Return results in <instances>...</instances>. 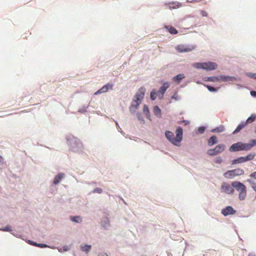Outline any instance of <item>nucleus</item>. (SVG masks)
<instances>
[{"instance_id":"11","label":"nucleus","mask_w":256,"mask_h":256,"mask_svg":"<svg viewBox=\"0 0 256 256\" xmlns=\"http://www.w3.org/2000/svg\"><path fill=\"white\" fill-rule=\"evenodd\" d=\"M222 191L228 194H232L234 192V190L229 184L224 183L221 186Z\"/></svg>"},{"instance_id":"5","label":"nucleus","mask_w":256,"mask_h":256,"mask_svg":"<svg viewBox=\"0 0 256 256\" xmlns=\"http://www.w3.org/2000/svg\"><path fill=\"white\" fill-rule=\"evenodd\" d=\"M207 80L212 82H233L236 80L234 76H226L220 75L218 76H213L208 77Z\"/></svg>"},{"instance_id":"16","label":"nucleus","mask_w":256,"mask_h":256,"mask_svg":"<svg viewBox=\"0 0 256 256\" xmlns=\"http://www.w3.org/2000/svg\"><path fill=\"white\" fill-rule=\"evenodd\" d=\"M64 177V174L59 173L58 174H57L55 176L54 182H53L54 184H58Z\"/></svg>"},{"instance_id":"37","label":"nucleus","mask_w":256,"mask_h":256,"mask_svg":"<svg viewBox=\"0 0 256 256\" xmlns=\"http://www.w3.org/2000/svg\"><path fill=\"white\" fill-rule=\"evenodd\" d=\"M2 230L6 232H10L11 231V228L10 226H6L4 228L2 229Z\"/></svg>"},{"instance_id":"29","label":"nucleus","mask_w":256,"mask_h":256,"mask_svg":"<svg viewBox=\"0 0 256 256\" xmlns=\"http://www.w3.org/2000/svg\"><path fill=\"white\" fill-rule=\"evenodd\" d=\"M91 248V246L90 245H84L82 247V250L86 252H89Z\"/></svg>"},{"instance_id":"39","label":"nucleus","mask_w":256,"mask_h":256,"mask_svg":"<svg viewBox=\"0 0 256 256\" xmlns=\"http://www.w3.org/2000/svg\"><path fill=\"white\" fill-rule=\"evenodd\" d=\"M182 123H184V125H187L190 124V122L188 120H184L179 122V124H181Z\"/></svg>"},{"instance_id":"26","label":"nucleus","mask_w":256,"mask_h":256,"mask_svg":"<svg viewBox=\"0 0 256 256\" xmlns=\"http://www.w3.org/2000/svg\"><path fill=\"white\" fill-rule=\"evenodd\" d=\"M247 181L250 184L251 187L252 188L254 191L256 192V182H254V181H252V180H248Z\"/></svg>"},{"instance_id":"28","label":"nucleus","mask_w":256,"mask_h":256,"mask_svg":"<svg viewBox=\"0 0 256 256\" xmlns=\"http://www.w3.org/2000/svg\"><path fill=\"white\" fill-rule=\"evenodd\" d=\"M158 94L156 93V91L154 90H153L151 92H150V98L152 100H155L156 99V95Z\"/></svg>"},{"instance_id":"42","label":"nucleus","mask_w":256,"mask_h":256,"mask_svg":"<svg viewBox=\"0 0 256 256\" xmlns=\"http://www.w3.org/2000/svg\"><path fill=\"white\" fill-rule=\"evenodd\" d=\"M2 161H3V158L1 156H0V164L2 163Z\"/></svg>"},{"instance_id":"32","label":"nucleus","mask_w":256,"mask_h":256,"mask_svg":"<svg viewBox=\"0 0 256 256\" xmlns=\"http://www.w3.org/2000/svg\"><path fill=\"white\" fill-rule=\"evenodd\" d=\"M246 76L250 78H252L256 80V73L249 72L246 74Z\"/></svg>"},{"instance_id":"24","label":"nucleus","mask_w":256,"mask_h":256,"mask_svg":"<svg viewBox=\"0 0 256 256\" xmlns=\"http://www.w3.org/2000/svg\"><path fill=\"white\" fill-rule=\"evenodd\" d=\"M70 220L76 222H80L82 221V218L80 216H72Z\"/></svg>"},{"instance_id":"2","label":"nucleus","mask_w":256,"mask_h":256,"mask_svg":"<svg viewBox=\"0 0 256 256\" xmlns=\"http://www.w3.org/2000/svg\"><path fill=\"white\" fill-rule=\"evenodd\" d=\"M176 136L174 137V134L170 131H166L165 135L166 138L172 144L176 146H179L182 139V129L180 127L178 128L176 132Z\"/></svg>"},{"instance_id":"44","label":"nucleus","mask_w":256,"mask_h":256,"mask_svg":"<svg viewBox=\"0 0 256 256\" xmlns=\"http://www.w3.org/2000/svg\"><path fill=\"white\" fill-rule=\"evenodd\" d=\"M255 133L256 134V130H255Z\"/></svg>"},{"instance_id":"25","label":"nucleus","mask_w":256,"mask_h":256,"mask_svg":"<svg viewBox=\"0 0 256 256\" xmlns=\"http://www.w3.org/2000/svg\"><path fill=\"white\" fill-rule=\"evenodd\" d=\"M143 112L146 115L147 118H149L150 117V112L148 110V108L146 105H144L143 108Z\"/></svg>"},{"instance_id":"14","label":"nucleus","mask_w":256,"mask_h":256,"mask_svg":"<svg viewBox=\"0 0 256 256\" xmlns=\"http://www.w3.org/2000/svg\"><path fill=\"white\" fill-rule=\"evenodd\" d=\"M146 90L144 88L141 87L138 89L136 94V98H137L138 100H142L144 98Z\"/></svg>"},{"instance_id":"12","label":"nucleus","mask_w":256,"mask_h":256,"mask_svg":"<svg viewBox=\"0 0 256 256\" xmlns=\"http://www.w3.org/2000/svg\"><path fill=\"white\" fill-rule=\"evenodd\" d=\"M113 88V84H110V83L107 84H106L104 86L98 90L96 92H94L95 95H97L98 94H100L104 92H106L109 90H112Z\"/></svg>"},{"instance_id":"41","label":"nucleus","mask_w":256,"mask_h":256,"mask_svg":"<svg viewBox=\"0 0 256 256\" xmlns=\"http://www.w3.org/2000/svg\"><path fill=\"white\" fill-rule=\"evenodd\" d=\"M250 94L253 96H256V91H251Z\"/></svg>"},{"instance_id":"35","label":"nucleus","mask_w":256,"mask_h":256,"mask_svg":"<svg viewBox=\"0 0 256 256\" xmlns=\"http://www.w3.org/2000/svg\"><path fill=\"white\" fill-rule=\"evenodd\" d=\"M34 246H38L40 248H46L47 246L45 244H36V243H34Z\"/></svg>"},{"instance_id":"30","label":"nucleus","mask_w":256,"mask_h":256,"mask_svg":"<svg viewBox=\"0 0 256 256\" xmlns=\"http://www.w3.org/2000/svg\"><path fill=\"white\" fill-rule=\"evenodd\" d=\"M205 86L208 88V89L210 91V92H215L217 90V89L210 86H208V85H205Z\"/></svg>"},{"instance_id":"8","label":"nucleus","mask_w":256,"mask_h":256,"mask_svg":"<svg viewBox=\"0 0 256 256\" xmlns=\"http://www.w3.org/2000/svg\"><path fill=\"white\" fill-rule=\"evenodd\" d=\"M256 154L254 153H250L246 156H240L236 159L233 160L232 162V164H240L248 160H251L254 158Z\"/></svg>"},{"instance_id":"17","label":"nucleus","mask_w":256,"mask_h":256,"mask_svg":"<svg viewBox=\"0 0 256 256\" xmlns=\"http://www.w3.org/2000/svg\"><path fill=\"white\" fill-rule=\"evenodd\" d=\"M217 142V138L214 136H212L208 139V144L209 146H212Z\"/></svg>"},{"instance_id":"31","label":"nucleus","mask_w":256,"mask_h":256,"mask_svg":"<svg viewBox=\"0 0 256 256\" xmlns=\"http://www.w3.org/2000/svg\"><path fill=\"white\" fill-rule=\"evenodd\" d=\"M102 190L100 188H94L92 191L93 193L101 194V193H102Z\"/></svg>"},{"instance_id":"4","label":"nucleus","mask_w":256,"mask_h":256,"mask_svg":"<svg viewBox=\"0 0 256 256\" xmlns=\"http://www.w3.org/2000/svg\"><path fill=\"white\" fill-rule=\"evenodd\" d=\"M193 66L196 68L204 69L207 70H214L218 67L216 64L211 62H196L194 64Z\"/></svg>"},{"instance_id":"27","label":"nucleus","mask_w":256,"mask_h":256,"mask_svg":"<svg viewBox=\"0 0 256 256\" xmlns=\"http://www.w3.org/2000/svg\"><path fill=\"white\" fill-rule=\"evenodd\" d=\"M256 116L254 115H252L250 116L246 120V124H248V123H251L252 122H253L255 119H256Z\"/></svg>"},{"instance_id":"9","label":"nucleus","mask_w":256,"mask_h":256,"mask_svg":"<svg viewBox=\"0 0 256 256\" xmlns=\"http://www.w3.org/2000/svg\"><path fill=\"white\" fill-rule=\"evenodd\" d=\"M194 46H187L184 44H180L176 47V50L178 52H186L192 51L195 48Z\"/></svg>"},{"instance_id":"18","label":"nucleus","mask_w":256,"mask_h":256,"mask_svg":"<svg viewBox=\"0 0 256 256\" xmlns=\"http://www.w3.org/2000/svg\"><path fill=\"white\" fill-rule=\"evenodd\" d=\"M154 114L158 118L162 116V111L158 106H154L153 108Z\"/></svg>"},{"instance_id":"33","label":"nucleus","mask_w":256,"mask_h":256,"mask_svg":"<svg viewBox=\"0 0 256 256\" xmlns=\"http://www.w3.org/2000/svg\"><path fill=\"white\" fill-rule=\"evenodd\" d=\"M222 159L220 156L216 158V160H215V162L216 164H220L222 163Z\"/></svg>"},{"instance_id":"40","label":"nucleus","mask_w":256,"mask_h":256,"mask_svg":"<svg viewBox=\"0 0 256 256\" xmlns=\"http://www.w3.org/2000/svg\"><path fill=\"white\" fill-rule=\"evenodd\" d=\"M250 176L256 179V172L251 174Z\"/></svg>"},{"instance_id":"1","label":"nucleus","mask_w":256,"mask_h":256,"mask_svg":"<svg viewBox=\"0 0 256 256\" xmlns=\"http://www.w3.org/2000/svg\"><path fill=\"white\" fill-rule=\"evenodd\" d=\"M256 146V140H252L250 144L238 142L232 144L229 148L231 152H235L242 150H248Z\"/></svg>"},{"instance_id":"7","label":"nucleus","mask_w":256,"mask_h":256,"mask_svg":"<svg viewBox=\"0 0 256 256\" xmlns=\"http://www.w3.org/2000/svg\"><path fill=\"white\" fill-rule=\"evenodd\" d=\"M244 170L242 169L238 168L227 171L224 174V176L228 178H232L236 176L242 175L244 174Z\"/></svg>"},{"instance_id":"43","label":"nucleus","mask_w":256,"mask_h":256,"mask_svg":"<svg viewBox=\"0 0 256 256\" xmlns=\"http://www.w3.org/2000/svg\"><path fill=\"white\" fill-rule=\"evenodd\" d=\"M99 256H108L106 254H100Z\"/></svg>"},{"instance_id":"19","label":"nucleus","mask_w":256,"mask_h":256,"mask_svg":"<svg viewBox=\"0 0 256 256\" xmlns=\"http://www.w3.org/2000/svg\"><path fill=\"white\" fill-rule=\"evenodd\" d=\"M246 126V122H242L238 124L236 129L233 132V134H235L239 132L242 129L244 128Z\"/></svg>"},{"instance_id":"23","label":"nucleus","mask_w":256,"mask_h":256,"mask_svg":"<svg viewBox=\"0 0 256 256\" xmlns=\"http://www.w3.org/2000/svg\"><path fill=\"white\" fill-rule=\"evenodd\" d=\"M141 102H142L141 100H138L137 98H136L135 100H134L132 101V105H131V107H134L136 108H138L139 105L141 103Z\"/></svg>"},{"instance_id":"13","label":"nucleus","mask_w":256,"mask_h":256,"mask_svg":"<svg viewBox=\"0 0 256 256\" xmlns=\"http://www.w3.org/2000/svg\"><path fill=\"white\" fill-rule=\"evenodd\" d=\"M236 211L231 206H227L222 210V214L224 216L234 214H236Z\"/></svg>"},{"instance_id":"3","label":"nucleus","mask_w":256,"mask_h":256,"mask_svg":"<svg viewBox=\"0 0 256 256\" xmlns=\"http://www.w3.org/2000/svg\"><path fill=\"white\" fill-rule=\"evenodd\" d=\"M232 186L239 192V199L240 200H244L246 198V188L245 185L240 182L234 181L232 182Z\"/></svg>"},{"instance_id":"36","label":"nucleus","mask_w":256,"mask_h":256,"mask_svg":"<svg viewBox=\"0 0 256 256\" xmlns=\"http://www.w3.org/2000/svg\"><path fill=\"white\" fill-rule=\"evenodd\" d=\"M137 117L140 120L144 122V120L140 114H137Z\"/></svg>"},{"instance_id":"34","label":"nucleus","mask_w":256,"mask_h":256,"mask_svg":"<svg viewBox=\"0 0 256 256\" xmlns=\"http://www.w3.org/2000/svg\"><path fill=\"white\" fill-rule=\"evenodd\" d=\"M205 130L204 127L202 126L198 128V132L200 134H202Z\"/></svg>"},{"instance_id":"21","label":"nucleus","mask_w":256,"mask_h":256,"mask_svg":"<svg viewBox=\"0 0 256 256\" xmlns=\"http://www.w3.org/2000/svg\"><path fill=\"white\" fill-rule=\"evenodd\" d=\"M224 126H220L211 130L212 132H224Z\"/></svg>"},{"instance_id":"15","label":"nucleus","mask_w":256,"mask_h":256,"mask_svg":"<svg viewBox=\"0 0 256 256\" xmlns=\"http://www.w3.org/2000/svg\"><path fill=\"white\" fill-rule=\"evenodd\" d=\"M166 5L168 6L170 10L176 9L180 8L182 6L181 4L178 2H170L168 4H166Z\"/></svg>"},{"instance_id":"10","label":"nucleus","mask_w":256,"mask_h":256,"mask_svg":"<svg viewBox=\"0 0 256 256\" xmlns=\"http://www.w3.org/2000/svg\"><path fill=\"white\" fill-rule=\"evenodd\" d=\"M170 87V84L168 82H164L162 86L160 88L158 92V95L160 99H162L164 96V94L165 93L166 90Z\"/></svg>"},{"instance_id":"38","label":"nucleus","mask_w":256,"mask_h":256,"mask_svg":"<svg viewBox=\"0 0 256 256\" xmlns=\"http://www.w3.org/2000/svg\"><path fill=\"white\" fill-rule=\"evenodd\" d=\"M200 14L202 16H208L207 12L204 10H202L200 12Z\"/></svg>"},{"instance_id":"22","label":"nucleus","mask_w":256,"mask_h":256,"mask_svg":"<svg viewBox=\"0 0 256 256\" xmlns=\"http://www.w3.org/2000/svg\"><path fill=\"white\" fill-rule=\"evenodd\" d=\"M165 28L171 34H176L178 33L177 30L172 26H165Z\"/></svg>"},{"instance_id":"20","label":"nucleus","mask_w":256,"mask_h":256,"mask_svg":"<svg viewBox=\"0 0 256 256\" xmlns=\"http://www.w3.org/2000/svg\"><path fill=\"white\" fill-rule=\"evenodd\" d=\"M184 78V74H178L173 78V80L174 82L179 83Z\"/></svg>"},{"instance_id":"6","label":"nucleus","mask_w":256,"mask_h":256,"mask_svg":"<svg viewBox=\"0 0 256 256\" xmlns=\"http://www.w3.org/2000/svg\"><path fill=\"white\" fill-rule=\"evenodd\" d=\"M226 146L224 144H220L217 145L214 148L208 150L207 154L210 156H216L223 152Z\"/></svg>"}]
</instances>
